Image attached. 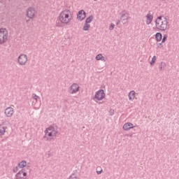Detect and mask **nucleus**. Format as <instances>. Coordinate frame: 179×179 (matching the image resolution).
Listing matches in <instances>:
<instances>
[{
    "instance_id": "a211bd4d",
    "label": "nucleus",
    "mask_w": 179,
    "mask_h": 179,
    "mask_svg": "<svg viewBox=\"0 0 179 179\" xmlns=\"http://www.w3.org/2000/svg\"><path fill=\"white\" fill-rule=\"evenodd\" d=\"M5 132H6V127L0 126V136L5 135Z\"/></svg>"
},
{
    "instance_id": "6e6552de",
    "label": "nucleus",
    "mask_w": 179,
    "mask_h": 179,
    "mask_svg": "<svg viewBox=\"0 0 179 179\" xmlns=\"http://www.w3.org/2000/svg\"><path fill=\"white\" fill-rule=\"evenodd\" d=\"M18 63L20 65H26V64L27 63V56L26 55H20L18 57Z\"/></svg>"
},
{
    "instance_id": "f03ea898",
    "label": "nucleus",
    "mask_w": 179,
    "mask_h": 179,
    "mask_svg": "<svg viewBox=\"0 0 179 179\" xmlns=\"http://www.w3.org/2000/svg\"><path fill=\"white\" fill-rule=\"evenodd\" d=\"M155 27L157 30L164 31L167 29V19L164 16H159L155 20Z\"/></svg>"
},
{
    "instance_id": "1a4fd4ad",
    "label": "nucleus",
    "mask_w": 179,
    "mask_h": 179,
    "mask_svg": "<svg viewBox=\"0 0 179 179\" xmlns=\"http://www.w3.org/2000/svg\"><path fill=\"white\" fill-rule=\"evenodd\" d=\"M85 18H86V12H85V10H83L78 11L77 14L78 20H79V22H82V20H85Z\"/></svg>"
},
{
    "instance_id": "2eb2a0df",
    "label": "nucleus",
    "mask_w": 179,
    "mask_h": 179,
    "mask_svg": "<svg viewBox=\"0 0 179 179\" xmlns=\"http://www.w3.org/2000/svg\"><path fill=\"white\" fill-rule=\"evenodd\" d=\"M146 17H147V20H146L147 24H150V23H152V21L153 20V15L150 13H148Z\"/></svg>"
},
{
    "instance_id": "7ed1b4c3",
    "label": "nucleus",
    "mask_w": 179,
    "mask_h": 179,
    "mask_svg": "<svg viewBox=\"0 0 179 179\" xmlns=\"http://www.w3.org/2000/svg\"><path fill=\"white\" fill-rule=\"evenodd\" d=\"M58 135V130L54 127H49L45 130L44 139L45 141H51Z\"/></svg>"
},
{
    "instance_id": "9b49d317",
    "label": "nucleus",
    "mask_w": 179,
    "mask_h": 179,
    "mask_svg": "<svg viewBox=\"0 0 179 179\" xmlns=\"http://www.w3.org/2000/svg\"><path fill=\"white\" fill-rule=\"evenodd\" d=\"M133 128H135V126L131 122H127L123 125L124 131H129V129H132Z\"/></svg>"
},
{
    "instance_id": "aec40b11",
    "label": "nucleus",
    "mask_w": 179,
    "mask_h": 179,
    "mask_svg": "<svg viewBox=\"0 0 179 179\" xmlns=\"http://www.w3.org/2000/svg\"><path fill=\"white\" fill-rule=\"evenodd\" d=\"M90 29V24H87V23H85L83 27V30L84 31H88V30Z\"/></svg>"
},
{
    "instance_id": "c85d7f7f",
    "label": "nucleus",
    "mask_w": 179,
    "mask_h": 179,
    "mask_svg": "<svg viewBox=\"0 0 179 179\" xmlns=\"http://www.w3.org/2000/svg\"><path fill=\"white\" fill-rule=\"evenodd\" d=\"M94 1H97V0H94Z\"/></svg>"
},
{
    "instance_id": "a878e982",
    "label": "nucleus",
    "mask_w": 179,
    "mask_h": 179,
    "mask_svg": "<svg viewBox=\"0 0 179 179\" xmlns=\"http://www.w3.org/2000/svg\"><path fill=\"white\" fill-rule=\"evenodd\" d=\"M33 98L34 99V100L37 101V99H38V96L36 94H33Z\"/></svg>"
},
{
    "instance_id": "20e7f679",
    "label": "nucleus",
    "mask_w": 179,
    "mask_h": 179,
    "mask_svg": "<svg viewBox=\"0 0 179 179\" xmlns=\"http://www.w3.org/2000/svg\"><path fill=\"white\" fill-rule=\"evenodd\" d=\"M9 32L6 28H0V45L5 44L8 41Z\"/></svg>"
},
{
    "instance_id": "ddd939ff",
    "label": "nucleus",
    "mask_w": 179,
    "mask_h": 179,
    "mask_svg": "<svg viewBox=\"0 0 179 179\" xmlns=\"http://www.w3.org/2000/svg\"><path fill=\"white\" fill-rule=\"evenodd\" d=\"M13 108L8 107L5 110V114L6 117H12L13 115Z\"/></svg>"
},
{
    "instance_id": "412c9836",
    "label": "nucleus",
    "mask_w": 179,
    "mask_h": 179,
    "mask_svg": "<svg viewBox=\"0 0 179 179\" xmlns=\"http://www.w3.org/2000/svg\"><path fill=\"white\" fill-rule=\"evenodd\" d=\"M27 165V162H26L25 161H22L19 164V167H20V169H23V167H26V166Z\"/></svg>"
},
{
    "instance_id": "393cba45",
    "label": "nucleus",
    "mask_w": 179,
    "mask_h": 179,
    "mask_svg": "<svg viewBox=\"0 0 179 179\" xmlns=\"http://www.w3.org/2000/svg\"><path fill=\"white\" fill-rule=\"evenodd\" d=\"M69 179H78V177H76V175L73 174L69 178Z\"/></svg>"
},
{
    "instance_id": "9d476101",
    "label": "nucleus",
    "mask_w": 179,
    "mask_h": 179,
    "mask_svg": "<svg viewBox=\"0 0 179 179\" xmlns=\"http://www.w3.org/2000/svg\"><path fill=\"white\" fill-rule=\"evenodd\" d=\"M27 176V173H26V172H24V171L22 170L17 173L16 179H26Z\"/></svg>"
},
{
    "instance_id": "b1692460",
    "label": "nucleus",
    "mask_w": 179,
    "mask_h": 179,
    "mask_svg": "<svg viewBox=\"0 0 179 179\" xmlns=\"http://www.w3.org/2000/svg\"><path fill=\"white\" fill-rule=\"evenodd\" d=\"M114 27H115V24H110V27H109V29L110 30H113L114 29Z\"/></svg>"
},
{
    "instance_id": "dca6fc26",
    "label": "nucleus",
    "mask_w": 179,
    "mask_h": 179,
    "mask_svg": "<svg viewBox=\"0 0 179 179\" xmlns=\"http://www.w3.org/2000/svg\"><path fill=\"white\" fill-rule=\"evenodd\" d=\"M162 38H163V36L162 35V33L157 32L155 34V39L158 42L162 41Z\"/></svg>"
},
{
    "instance_id": "6ab92c4d",
    "label": "nucleus",
    "mask_w": 179,
    "mask_h": 179,
    "mask_svg": "<svg viewBox=\"0 0 179 179\" xmlns=\"http://www.w3.org/2000/svg\"><path fill=\"white\" fill-rule=\"evenodd\" d=\"M93 19H94L93 15H90L88 17H87V19L85 20V23H87L88 24H89V23H92V22H93Z\"/></svg>"
},
{
    "instance_id": "f3484780",
    "label": "nucleus",
    "mask_w": 179,
    "mask_h": 179,
    "mask_svg": "<svg viewBox=\"0 0 179 179\" xmlns=\"http://www.w3.org/2000/svg\"><path fill=\"white\" fill-rule=\"evenodd\" d=\"M96 61H103L105 62L106 57H104V56H103V55L99 54L98 55L96 56Z\"/></svg>"
},
{
    "instance_id": "f257e3e1",
    "label": "nucleus",
    "mask_w": 179,
    "mask_h": 179,
    "mask_svg": "<svg viewBox=\"0 0 179 179\" xmlns=\"http://www.w3.org/2000/svg\"><path fill=\"white\" fill-rule=\"evenodd\" d=\"M73 19V15L72 12L69 9L62 10L58 17H57V24L61 26V24H69Z\"/></svg>"
},
{
    "instance_id": "423d86ee",
    "label": "nucleus",
    "mask_w": 179,
    "mask_h": 179,
    "mask_svg": "<svg viewBox=\"0 0 179 179\" xmlns=\"http://www.w3.org/2000/svg\"><path fill=\"white\" fill-rule=\"evenodd\" d=\"M36 15H37V10L34 7H29L27 9L26 16L30 20H33L34 17H36Z\"/></svg>"
},
{
    "instance_id": "4be33fe9",
    "label": "nucleus",
    "mask_w": 179,
    "mask_h": 179,
    "mask_svg": "<svg viewBox=\"0 0 179 179\" xmlns=\"http://www.w3.org/2000/svg\"><path fill=\"white\" fill-rule=\"evenodd\" d=\"M155 62H156V56H154L150 62V65H154Z\"/></svg>"
},
{
    "instance_id": "5701e85b",
    "label": "nucleus",
    "mask_w": 179,
    "mask_h": 179,
    "mask_svg": "<svg viewBox=\"0 0 179 179\" xmlns=\"http://www.w3.org/2000/svg\"><path fill=\"white\" fill-rule=\"evenodd\" d=\"M166 40H167V35H164L162 43H166Z\"/></svg>"
},
{
    "instance_id": "f8f14e48",
    "label": "nucleus",
    "mask_w": 179,
    "mask_h": 179,
    "mask_svg": "<svg viewBox=\"0 0 179 179\" xmlns=\"http://www.w3.org/2000/svg\"><path fill=\"white\" fill-rule=\"evenodd\" d=\"M128 19H129V13L126 11L122 12L120 14V20H128Z\"/></svg>"
},
{
    "instance_id": "39448f33",
    "label": "nucleus",
    "mask_w": 179,
    "mask_h": 179,
    "mask_svg": "<svg viewBox=\"0 0 179 179\" xmlns=\"http://www.w3.org/2000/svg\"><path fill=\"white\" fill-rule=\"evenodd\" d=\"M106 99V92L104 90H99L95 92L94 100L96 103H99V101H103Z\"/></svg>"
},
{
    "instance_id": "cd10ccee",
    "label": "nucleus",
    "mask_w": 179,
    "mask_h": 179,
    "mask_svg": "<svg viewBox=\"0 0 179 179\" xmlns=\"http://www.w3.org/2000/svg\"><path fill=\"white\" fill-rule=\"evenodd\" d=\"M22 1H24V2H29V1H30L31 0H22Z\"/></svg>"
},
{
    "instance_id": "4468645a",
    "label": "nucleus",
    "mask_w": 179,
    "mask_h": 179,
    "mask_svg": "<svg viewBox=\"0 0 179 179\" xmlns=\"http://www.w3.org/2000/svg\"><path fill=\"white\" fill-rule=\"evenodd\" d=\"M128 97L130 101H134V99H136V92L134 90L131 91L129 92Z\"/></svg>"
},
{
    "instance_id": "bb28decb",
    "label": "nucleus",
    "mask_w": 179,
    "mask_h": 179,
    "mask_svg": "<svg viewBox=\"0 0 179 179\" xmlns=\"http://www.w3.org/2000/svg\"><path fill=\"white\" fill-rule=\"evenodd\" d=\"M103 172V169H101L100 171H96L97 174H101Z\"/></svg>"
},
{
    "instance_id": "0eeeda50",
    "label": "nucleus",
    "mask_w": 179,
    "mask_h": 179,
    "mask_svg": "<svg viewBox=\"0 0 179 179\" xmlns=\"http://www.w3.org/2000/svg\"><path fill=\"white\" fill-rule=\"evenodd\" d=\"M80 89V87H79V85L76 83H73L71 85V87L69 89V92L70 94H76V93H78Z\"/></svg>"
}]
</instances>
